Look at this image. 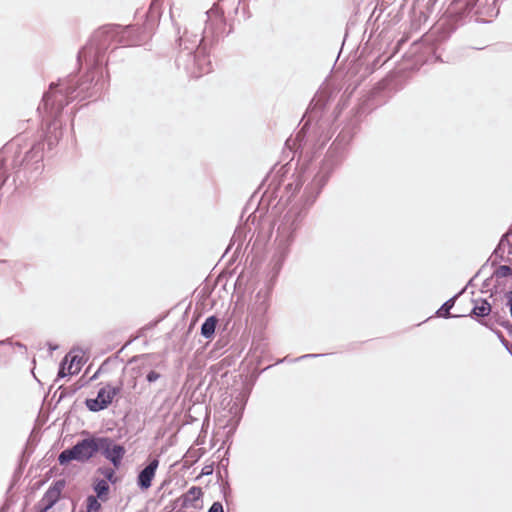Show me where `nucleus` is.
Returning <instances> with one entry per match:
<instances>
[{
  "label": "nucleus",
  "instance_id": "nucleus-1",
  "mask_svg": "<svg viewBox=\"0 0 512 512\" xmlns=\"http://www.w3.org/2000/svg\"><path fill=\"white\" fill-rule=\"evenodd\" d=\"M99 437H91L78 442L71 449L62 451L58 457L61 465H65L72 460L85 462L92 458L98 452Z\"/></svg>",
  "mask_w": 512,
  "mask_h": 512
},
{
  "label": "nucleus",
  "instance_id": "nucleus-2",
  "mask_svg": "<svg viewBox=\"0 0 512 512\" xmlns=\"http://www.w3.org/2000/svg\"><path fill=\"white\" fill-rule=\"evenodd\" d=\"M128 31L129 26L124 28L119 25L103 26L95 32L90 46H95L99 52L105 51L114 42L124 43V34Z\"/></svg>",
  "mask_w": 512,
  "mask_h": 512
},
{
  "label": "nucleus",
  "instance_id": "nucleus-3",
  "mask_svg": "<svg viewBox=\"0 0 512 512\" xmlns=\"http://www.w3.org/2000/svg\"><path fill=\"white\" fill-rule=\"evenodd\" d=\"M98 442V452L100 451L105 458L112 462L114 468L118 469L126 453L125 448L122 445L115 444L108 437H99Z\"/></svg>",
  "mask_w": 512,
  "mask_h": 512
},
{
  "label": "nucleus",
  "instance_id": "nucleus-4",
  "mask_svg": "<svg viewBox=\"0 0 512 512\" xmlns=\"http://www.w3.org/2000/svg\"><path fill=\"white\" fill-rule=\"evenodd\" d=\"M119 388L106 386L99 390L98 395L94 399H87L86 406L91 411H100L111 404L113 398L119 393Z\"/></svg>",
  "mask_w": 512,
  "mask_h": 512
},
{
  "label": "nucleus",
  "instance_id": "nucleus-5",
  "mask_svg": "<svg viewBox=\"0 0 512 512\" xmlns=\"http://www.w3.org/2000/svg\"><path fill=\"white\" fill-rule=\"evenodd\" d=\"M212 71V63L209 55L204 47H198L194 55V66L191 74L195 78H199Z\"/></svg>",
  "mask_w": 512,
  "mask_h": 512
},
{
  "label": "nucleus",
  "instance_id": "nucleus-6",
  "mask_svg": "<svg viewBox=\"0 0 512 512\" xmlns=\"http://www.w3.org/2000/svg\"><path fill=\"white\" fill-rule=\"evenodd\" d=\"M64 487L65 482L63 480L56 481L39 501V507L55 509L54 506L60 499Z\"/></svg>",
  "mask_w": 512,
  "mask_h": 512
},
{
  "label": "nucleus",
  "instance_id": "nucleus-7",
  "mask_svg": "<svg viewBox=\"0 0 512 512\" xmlns=\"http://www.w3.org/2000/svg\"><path fill=\"white\" fill-rule=\"evenodd\" d=\"M159 466V460L153 459L150 463L139 473L137 484L141 490H147L151 487L152 481L155 477L156 470Z\"/></svg>",
  "mask_w": 512,
  "mask_h": 512
},
{
  "label": "nucleus",
  "instance_id": "nucleus-8",
  "mask_svg": "<svg viewBox=\"0 0 512 512\" xmlns=\"http://www.w3.org/2000/svg\"><path fill=\"white\" fill-rule=\"evenodd\" d=\"M203 491L201 487L192 486L186 493L180 497L182 508H201V498Z\"/></svg>",
  "mask_w": 512,
  "mask_h": 512
},
{
  "label": "nucleus",
  "instance_id": "nucleus-9",
  "mask_svg": "<svg viewBox=\"0 0 512 512\" xmlns=\"http://www.w3.org/2000/svg\"><path fill=\"white\" fill-rule=\"evenodd\" d=\"M269 309V303L266 299V297L260 298L259 295H257V301L254 303V305L250 309V315L252 318H263L267 311Z\"/></svg>",
  "mask_w": 512,
  "mask_h": 512
},
{
  "label": "nucleus",
  "instance_id": "nucleus-10",
  "mask_svg": "<svg viewBox=\"0 0 512 512\" xmlns=\"http://www.w3.org/2000/svg\"><path fill=\"white\" fill-rule=\"evenodd\" d=\"M93 490L101 501L108 499L110 487L105 479L95 478L93 481Z\"/></svg>",
  "mask_w": 512,
  "mask_h": 512
},
{
  "label": "nucleus",
  "instance_id": "nucleus-11",
  "mask_svg": "<svg viewBox=\"0 0 512 512\" xmlns=\"http://www.w3.org/2000/svg\"><path fill=\"white\" fill-rule=\"evenodd\" d=\"M218 319L215 316L208 317L201 327V334L205 338H211L215 332Z\"/></svg>",
  "mask_w": 512,
  "mask_h": 512
},
{
  "label": "nucleus",
  "instance_id": "nucleus-12",
  "mask_svg": "<svg viewBox=\"0 0 512 512\" xmlns=\"http://www.w3.org/2000/svg\"><path fill=\"white\" fill-rule=\"evenodd\" d=\"M455 302H456V298H452V299H449L448 301H446L442 305V307L437 311V315L439 317H444V318H448L450 316H454V317L462 316V314H460V313H455V314L450 313V310L453 308Z\"/></svg>",
  "mask_w": 512,
  "mask_h": 512
},
{
  "label": "nucleus",
  "instance_id": "nucleus-13",
  "mask_svg": "<svg viewBox=\"0 0 512 512\" xmlns=\"http://www.w3.org/2000/svg\"><path fill=\"white\" fill-rule=\"evenodd\" d=\"M75 361L76 357H73L72 360L70 361V364L67 367L63 365L59 371V376L64 377L66 375H73L78 373L80 370V361H78L76 364Z\"/></svg>",
  "mask_w": 512,
  "mask_h": 512
},
{
  "label": "nucleus",
  "instance_id": "nucleus-14",
  "mask_svg": "<svg viewBox=\"0 0 512 512\" xmlns=\"http://www.w3.org/2000/svg\"><path fill=\"white\" fill-rule=\"evenodd\" d=\"M97 496L90 495L86 499V512H99L101 510V503L98 501Z\"/></svg>",
  "mask_w": 512,
  "mask_h": 512
},
{
  "label": "nucleus",
  "instance_id": "nucleus-15",
  "mask_svg": "<svg viewBox=\"0 0 512 512\" xmlns=\"http://www.w3.org/2000/svg\"><path fill=\"white\" fill-rule=\"evenodd\" d=\"M491 306L487 301H482L480 304L475 305L472 309L473 314L476 316H486L490 313Z\"/></svg>",
  "mask_w": 512,
  "mask_h": 512
},
{
  "label": "nucleus",
  "instance_id": "nucleus-16",
  "mask_svg": "<svg viewBox=\"0 0 512 512\" xmlns=\"http://www.w3.org/2000/svg\"><path fill=\"white\" fill-rule=\"evenodd\" d=\"M98 472L101 473L104 476V479L107 482L108 481H110L112 483L116 482L115 468L113 469V468L103 467V468H99Z\"/></svg>",
  "mask_w": 512,
  "mask_h": 512
},
{
  "label": "nucleus",
  "instance_id": "nucleus-17",
  "mask_svg": "<svg viewBox=\"0 0 512 512\" xmlns=\"http://www.w3.org/2000/svg\"><path fill=\"white\" fill-rule=\"evenodd\" d=\"M496 278H505L512 274V269L507 265L499 266L494 272Z\"/></svg>",
  "mask_w": 512,
  "mask_h": 512
},
{
  "label": "nucleus",
  "instance_id": "nucleus-18",
  "mask_svg": "<svg viewBox=\"0 0 512 512\" xmlns=\"http://www.w3.org/2000/svg\"><path fill=\"white\" fill-rule=\"evenodd\" d=\"M58 98L57 92L46 94L44 97L45 105H49L50 101H54Z\"/></svg>",
  "mask_w": 512,
  "mask_h": 512
},
{
  "label": "nucleus",
  "instance_id": "nucleus-19",
  "mask_svg": "<svg viewBox=\"0 0 512 512\" xmlns=\"http://www.w3.org/2000/svg\"><path fill=\"white\" fill-rule=\"evenodd\" d=\"M208 512H224L223 506L220 502H214Z\"/></svg>",
  "mask_w": 512,
  "mask_h": 512
},
{
  "label": "nucleus",
  "instance_id": "nucleus-20",
  "mask_svg": "<svg viewBox=\"0 0 512 512\" xmlns=\"http://www.w3.org/2000/svg\"><path fill=\"white\" fill-rule=\"evenodd\" d=\"M159 378H160V374L156 371H150L147 374V380L149 382H154V381L158 380Z\"/></svg>",
  "mask_w": 512,
  "mask_h": 512
},
{
  "label": "nucleus",
  "instance_id": "nucleus-21",
  "mask_svg": "<svg viewBox=\"0 0 512 512\" xmlns=\"http://www.w3.org/2000/svg\"><path fill=\"white\" fill-rule=\"evenodd\" d=\"M39 508H40L39 512H57L56 509H46L44 507H39Z\"/></svg>",
  "mask_w": 512,
  "mask_h": 512
}]
</instances>
